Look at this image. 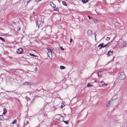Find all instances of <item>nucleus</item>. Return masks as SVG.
I'll list each match as a JSON object with an SVG mask.
<instances>
[{
	"mask_svg": "<svg viewBox=\"0 0 127 127\" xmlns=\"http://www.w3.org/2000/svg\"><path fill=\"white\" fill-rule=\"evenodd\" d=\"M23 51V49L22 48H20L18 49L17 50V52L18 54H21Z\"/></svg>",
	"mask_w": 127,
	"mask_h": 127,
	"instance_id": "nucleus-3",
	"label": "nucleus"
},
{
	"mask_svg": "<svg viewBox=\"0 0 127 127\" xmlns=\"http://www.w3.org/2000/svg\"><path fill=\"white\" fill-rule=\"evenodd\" d=\"M26 124L25 125H25H27L28 124V121H26Z\"/></svg>",
	"mask_w": 127,
	"mask_h": 127,
	"instance_id": "nucleus-35",
	"label": "nucleus"
},
{
	"mask_svg": "<svg viewBox=\"0 0 127 127\" xmlns=\"http://www.w3.org/2000/svg\"><path fill=\"white\" fill-rule=\"evenodd\" d=\"M95 82H96V81H95Z\"/></svg>",
	"mask_w": 127,
	"mask_h": 127,
	"instance_id": "nucleus-40",
	"label": "nucleus"
},
{
	"mask_svg": "<svg viewBox=\"0 0 127 127\" xmlns=\"http://www.w3.org/2000/svg\"><path fill=\"white\" fill-rule=\"evenodd\" d=\"M88 17L89 18V19L90 20L92 19V17H90V16L88 15Z\"/></svg>",
	"mask_w": 127,
	"mask_h": 127,
	"instance_id": "nucleus-29",
	"label": "nucleus"
},
{
	"mask_svg": "<svg viewBox=\"0 0 127 127\" xmlns=\"http://www.w3.org/2000/svg\"><path fill=\"white\" fill-rule=\"evenodd\" d=\"M92 86V85L91 84V83H88L87 85V86L88 87H90Z\"/></svg>",
	"mask_w": 127,
	"mask_h": 127,
	"instance_id": "nucleus-15",
	"label": "nucleus"
},
{
	"mask_svg": "<svg viewBox=\"0 0 127 127\" xmlns=\"http://www.w3.org/2000/svg\"><path fill=\"white\" fill-rule=\"evenodd\" d=\"M34 71L36 72L37 71V67H36L34 69Z\"/></svg>",
	"mask_w": 127,
	"mask_h": 127,
	"instance_id": "nucleus-31",
	"label": "nucleus"
},
{
	"mask_svg": "<svg viewBox=\"0 0 127 127\" xmlns=\"http://www.w3.org/2000/svg\"><path fill=\"white\" fill-rule=\"evenodd\" d=\"M72 40V39L71 38H70V43H71V42Z\"/></svg>",
	"mask_w": 127,
	"mask_h": 127,
	"instance_id": "nucleus-37",
	"label": "nucleus"
},
{
	"mask_svg": "<svg viewBox=\"0 0 127 127\" xmlns=\"http://www.w3.org/2000/svg\"><path fill=\"white\" fill-rule=\"evenodd\" d=\"M36 25L38 28H41L43 25V22L42 21H38L37 22Z\"/></svg>",
	"mask_w": 127,
	"mask_h": 127,
	"instance_id": "nucleus-2",
	"label": "nucleus"
},
{
	"mask_svg": "<svg viewBox=\"0 0 127 127\" xmlns=\"http://www.w3.org/2000/svg\"><path fill=\"white\" fill-rule=\"evenodd\" d=\"M62 3L64 5L66 6L67 5L66 3L64 1H63L62 2Z\"/></svg>",
	"mask_w": 127,
	"mask_h": 127,
	"instance_id": "nucleus-19",
	"label": "nucleus"
},
{
	"mask_svg": "<svg viewBox=\"0 0 127 127\" xmlns=\"http://www.w3.org/2000/svg\"><path fill=\"white\" fill-rule=\"evenodd\" d=\"M31 0H28V1L27 2V4L28 3H29L31 1Z\"/></svg>",
	"mask_w": 127,
	"mask_h": 127,
	"instance_id": "nucleus-36",
	"label": "nucleus"
},
{
	"mask_svg": "<svg viewBox=\"0 0 127 127\" xmlns=\"http://www.w3.org/2000/svg\"><path fill=\"white\" fill-rule=\"evenodd\" d=\"M6 91V92H11V91Z\"/></svg>",
	"mask_w": 127,
	"mask_h": 127,
	"instance_id": "nucleus-39",
	"label": "nucleus"
},
{
	"mask_svg": "<svg viewBox=\"0 0 127 127\" xmlns=\"http://www.w3.org/2000/svg\"><path fill=\"white\" fill-rule=\"evenodd\" d=\"M64 106V104H62V105L61 106V108L62 109L63 107Z\"/></svg>",
	"mask_w": 127,
	"mask_h": 127,
	"instance_id": "nucleus-24",
	"label": "nucleus"
},
{
	"mask_svg": "<svg viewBox=\"0 0 127 127\" xmlns=\"http://www.w3.org/2000/svg\"><path fill=\"white\" fill-rule=\"evenodd\" d=\"M50 59H51V58H50Z\"/></svg>",
	"mask_w": 127,
	"mask_h": 127,
	"instance_id": "nucleus-42",
	"label": "nucleus"
},
{
	"mask_svg": "<svg viewBox=\"0 0 127 127\" xmlns=\"http://www.w3.org/2000/svg\"><path fill=\"white\" fill-rule=\"evenodd\" d=\"M63 121L66 124H68V121H64V120H63Z\"/></svg>",
	"mask_w": 127,
	"mask_h": 127,
	"instance_id": "nucleus-22",
	"label": "nucleus"
},
{
	"mask_svg": "<svg viewBox=\"0 0 127 127\" xmlns=\"http://www.w3.org/2000/svg\"><path fill=\"white\" fill-rule=\"evenodd\" d=\"M126 43L125 42L122 41L121 42V47H124L126 45Z\"/></svg>",
	"mask_w": 127,
	"mask_h": 127,
	"instance_id": "nucleus-6",
	"label": "nucleus"
},
{
	"mask_svg": "<svg viewBox=\"0 0 127 127\" xmlns=\"http://www.w3.org/2000/svg\"><path fill=\"white\" fill-rule=\"evenodd\" d=\"M117 96L116 95H114L112 97L111 99L108 102V104L110 103V102H111V100H115L117 98Z\"/></svg>",
	"mask_w": 127,
	"mask_h": 127,
	"instance_id": "nucleus-4",
	"label": "nucleus"
},
{
	"mask_svg": "<svg viewBox=\"0 0 127 127\" xmlns=\"http://www.w3.org/2000/svg\"><path fill=\"white\" fill-rule=\"evenodd\" d=\"M47 50L48 51V52L49 53H50V55H52V52L51 50L49 48H47Z\"/></svg>",
	"mask_w": 127,
	"mask_h": 127,
	"instance_id": "nucleus-10",
	"label": "nucleus"
},
{
	"mask_svg": "<svg viewBox=\"0 0 127 127\" xmlns=\"http://www.w3.org/2000/svg\"><path fill=\"white\" fill-rule=\"evenodd\" d=\"M103 74V72L102 71H99L98 72V76L99 78L101 77Z\"/></svg>",
	"mask_w": 127,
	"mask_h": 127,
	"instance_id": "nucleus-5",
	"label": "nucleus"
},
{
	"mask_svg": "<svg viewBox=\"0 0 127 127\" xmlns=\"http://www.w3.org/2000/svg\"><path fill=\"white\" fill-rule=\"evenodd\" d=\"M105 85L106 86V85H107V84H105Z\"/></svg>",
	"mask_w": 127,
	"mask_h": 127,
	"instance_id": "nucleus-41",
	"label": "nucleus"
},
{
	"mask_svg": "<svg viewBox=\"0 0 127 127\" xmlns=\"http://www.w3.org/2000/svg\"><path fill=\"white\" fill-rule=\"evenodd\" d=\"M20 30V26H18L17 28V30L18 31H19Z\"/></svg>",
	"mask_w": 127,
	"mask_h": 127,
	"instance_id": "nucleus-21",
	"label": "nucleus"
},
{
	"mask_svg": "<svg viewBox=\"0 0 127 127\" xmlns=\"http://www.w3.org/2000/svg\"><path fill=\"white\" fill-rule=\"evenodd\" d=\"M3 114L4 115L7 112L6 109L5 108H4L3 109Z\"/></svg>",
	"mask_w": 127,
	"mask_h": 127,
	"instance_id": "nucleus-12",
	"label": "nucleus"
},
{
	"mask_svg": "<svg viewBox=\"0 0 127 127\" xmlns=\"http://www.w3.org/2000/svg\"><path fill=\"white\" fill-rule=\"evenodd\" d=\"M107 44H106V45H103L102 46V47L103 48H104V47H106L107 45Z\"/></svg>",
	"mask_w": 127,
	"mask_h": 127,
	"instance_id": "nucleus-32",
	"label": "nucleus"
},
{
	"mask_svg": "<svg viewBox=\"0 0 127 127\" xmlns=\"http://www.w3.org/2000/svg\"><path fill=\"white\" fill-rule=\"evenodd\" d=\"M94 34H95V40H96V35L95 33V32L94 33Z\"/></svg>",
	"mask_w": 127,
	"mask_h": 127,
	"instance_id": "nucleus-33",
	"label": "nucleus"
},
{
	"mask_svg": "<svg viewBox=\"0 0 127 127\" xmlns=\"http://www.w3.org/2000/svg\"><path fill=\"white\" fill-rule=\"evenodd\" d=\"M113 52L112 51H109L108 52V54L109 56H111L113 54Z\"/></svg>",
	"mask_w": 127,
	"mask_h": 127,
	"instance_id": "nucleus-11",
	"label": "nucleus"
},
{
	"mask_svg": "<svg viewBox=\"0 0 127 127\" xmlns=\"http://www.w3.org/2000/svg\"><path fill=\"white\" fill-rule=\"evenodd\" d=\"M54 10L55 11H59V9L58 8H56V9H54Z\"/></svg>",
	"mask_w": 127,
	"mask_h": 127,
	"instance_id": "nucleus-27",
	"label": "nucleus"
},
{
	"mask_svg": "<svg viewBox=\"0 0 127 127\" xmlns=\"http://www.w3.org/2000/svg\"><path fill=\"white\" fill-rule=\"evenodd\" d=\"M17 121V120H14L12 122V124H15L16 123V122Z\"/></svg>",
	"mask_w": 127,
	"mask_h": 127,
	"instance_id": "nucleus-25",
	"label": "nucleus"
},
{
	"mask_svg": "<svg viewBox=\"0 0 127 127\" xmlns=\"http://www.w3.org/2000/svg\"><path fill=\"white\" fill-rule=\"evenodd\" d=\"M47 55H48V57H50V56H52V55H50V53H47Z\"/></svg>",
	"mask_w": 127,
	"mask_h": 127,
	"instance_id": "nucleus-23",
	"label": "nucleus"
},
{
	"mask_svg": "<svg viewBox=\"0 0 127 127\" xmlns=\"http://www.w3.org/2000/svg\"><path fill=\"white\" fill-rule=\"evenodd\" d=\"M30 55L32 56H34V57H35L36 56L34 55V54H32L30 53Z\"/></svg>",
	"mask_w": 127,
	"mask_h": 127,
	"instance_id": "nucleus-30",
	"label": "nucleus"
},
{
	"mask_svg": "<svg viewBox=\"0 0 127 127\" xmlns=\"http://www.w3.org/2000/svg\"><path fill=\"white\" fill-rule=\"evenodd\" d=\"M23 84L24 85H28V86H30L31 84L30 82H26L23 83Z\"/></svg>",
	"mask_w": 127,
	"mask_h": 127,
	"instance_id": "nucleus-8",
	"label": "nucleus"
},
{
	"mask_svg": "<svg viewBox=\"0 0 127 127\" xmlns=\"http://www.w3.org/2000/svg\"><path fill=\"white\" fill-rule=\"evenodd\" d=\"M65 68V67L61 65L60 66V68L61 69H64Z\"/></svg>",
	"mask_w": 127,
	"mask_h": 127,
	"instance_id": "nucleus-14",
	"label": "nucleus"
},
{
	"mask_svg": "<svg viewBox=\"0 0 127 127\" xmlns=\"http://www.w3.org/2000/svg\"><path fill=\"white\" fill-rule=\"evenodd\" d=\"M60 48L62 50H64V49L62 47H60Z\"/></svg>",
	"mask_w": 127,
	"mask_h": 127,
	"instance_id": "nucleus-34",
	"label": "nucleus"
},
{
	"mask_svg": "<svg viewBox=\"0 0 127 127\" xmlns=\"http://www.w3.org/2000/svg\"><path fill=\"white\" fill-rule=\"evenodd\" d=\"M94 21L95 23H97L98 22V20L96 19H95L94 20Z\"/></svg>",
	"mask_w": 127,
	"mask_h": 127,
	"instance_id": "nucleus-17",
	"label": "nucleus"
},
{
	"mask_svg": "<svg viewBox=\"0 0 127 127\" xmlns=\"http://www.w3.org/2000/svg\"><path fill=\"white\" fill-rule=\"evenodd\" d=\"M126 77L125 73L124 71L120 72L119 74V78L120 80H123Z\"/></svg>",
	"mask_w": 127,
	"mask_h": 127,
	"instance_id": "nucleus-1",
	"label": "nucleus"
},
{
	"mask_svg": "<svg viewBox=\"0 0 127 127\" xmlns=\"http://www.w3.org/2000/svg\"><path fill=\"white\" fill-rule=\"evenodd\" d=\"M0 120H2V119L3 118V117L2 115H0Z\"/></svg>",
	"mask_w": 127,
	"mask_h": 127,
	"instance_id": "nucleus-26",
	"label": "nucleus"
},
{
	"mask_svg": "<svg viewBox=\"0 0 127 127\" xmlns=\"http://www.w3.org/2000/svg\"><path fill=\"white\" fill-rule=\"evenodd\" d=\"M100 83H101L102 85H105V83L103 81H101L100 82Z\"/></svg>",
	"mask_w": 127,
	"mask_h": 127,
	"instance_id": "nucleus-16",
	"label": "nucleus"
},
{
	"mask_svg": "<svg viewBox=\"0 0 127 127\" xmlns=\"http://www.w3.org/2000/svg\"><path fill=\"white\" fill-rule=\"evenodd\" d=\"M110 38L109 37H107L106 39V40H110Z\"/></svg>",
	"mask_w": 127,
	"mask_h": 127,
	"instance_id": "nucleus-28",
	"label": "nucleus"
},
{
	"mask_svg": "<svg viewBox=\"0 0 127 127\" xmlns=\"http://www.w3.org/2000/svg\"><path fill=\"white\" fill-rule=\"evenodd\" d=\"M50 5L53 8H55L56 6V5H55L52 2L50 3Z\"/></svg>",
	"mask_w": 127,
	"mask_h": 127,
	"instance_id": "nucleus-7",
	"label": "nucleus"
},
{
	"mask_svg": "<svg viewBox=\"0 0 127 127\" xmlns=\"http://www.w3.org/2000/svg\"><path fill=\"white\" fill-rule=\"evenodd\" d=\"M102 48H103V47L102 46H101V47H100L99 49H101Z\"/></svg>",
	"mask_w": 127,
	"mask_h": 127,
	"instance_id": "nucleus-38",
	"label": "nucleus"
},
{
	"mask_svg": "<svg viewBox=\"0 0 127 127\" xmlns=\"http://www.w3.org/2000/svg\"><path fill=\"white\" fill-rule=\"evenodd\" d=\"M92 34V31L91 30H89L87 32V34L89 35H90Z\"/></svg>",
	"mask_w": 127,
	"mask_h": 127,
	"instance_id": "nucleus-9",
	"label": "nucleus"
},
{
	"mask_svg": "<svg viewBox=\"0 0 127 127\" xmlns=\"http://www.w3.org/2000/svg\"><path fill=\"white\" fill-rule=\"evenodd\" d=\"M82 1L84 3H85L88 2L89 1V0H82Z\"/></svg>",
	"mask_w": 127,
	"mask_h": 127,
	"instance_id": "nucleus-13",
	"label": "nucleus"
},
{
	"mask_svg": "<svg viewBox=\"0 0 127 127\" xmlns=\"http://www.w3.org/2000/svg\"><path fill=\"white\" fill-rule=\"evenodd\" d=\"M0 39L2 40V41H5V40L4 39L1 37H0Z\"/></svg>",
	"mask_w": 127,
	"mask_h": 127,
	"instance_id": "nucleus-18",
	"label": "nucleus"
},
{
	"mask_svg": "<svg viewBox=\"0 0 127 127\" xmlns=\"http://www.w3.org/2000/svg\"><path fill=\"white\" fill-rule=\"evenodd\" d=\"M104 44V43H102L100 44L98 46V47H100V46H103V45Z\"/></svg>",
	"mask_w": 127,
	"mask_h": 127,
	"instance_id": "nucleus-20",
	"label": "nucleus"
}]
</instances>
